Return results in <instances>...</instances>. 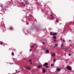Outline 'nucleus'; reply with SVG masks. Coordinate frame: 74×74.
Segmentation results:
<instances>
[{"label": "nucleus", "mask_w": 74, "mask_h": 74, "mask_svg": "<svg viewBox=\"0 0 74 74\" xmlns=\"http://www.w3.org/2000/svg\"><path fill=\"white\" fill-rule=\"evenodd\" d=\"M66 68L68 70H70V71H71V70L72 69L71 67L69 66H67Z\"/></svg>", "instance_id": "1"}, {"label": "nucleus", "mask_w": 74, "mask_h": 74, "mask_svg": "<svg viewBox=\"0 0 74 74\" xmlns=\"http://www.w3.org/2000/svg\"><path fill=\"white\" fill-rule=\"evenodd\" d=\"M42 71L43 73H45V68H43L42 69Z\"/></svg>", "instance_id": "2"}, {"label": "nucleus", "mask_w": 74, "mask_h": 74, "mask_svg": "<svg viewBox=\"0 0 74 74\" xmlns=\"http://www.w3.org/2000/svg\"><path fill=\"white\" fill-rule=\"evenodd\" d=\"M57 34V33H53L51 34L52 36H55Z\"/></svg>", "instance_id": "3"}, {"label": "nucleus", "mask_w": 74, "mask_h": 74, "mask_svg": "<svg viewBox=\"0 0 74 74\" xmlns=\"http://www.w3.org/2000/svg\"><path fill=\"white\" fill-rule=\"evenodd\" d=\"M48 65V63L47 62H45L43 65L44 66H47Z\"/></svg>", "instance_id": "4"}, {"label": "nucleus", "mask_w": 74, "mask_h": 74, "mask_svg": "<svg viewBox=\"0 0 74 74\" xmlns=\"http://www.w3.org/2000/svg\"><path fill=\"white\" fill-rule=\"evenodd\" d=\"M51 56H55V53H53V54H51Z\"/></svg>", "instance_id": "5"}, {"label": "nucleus", "mask_w": 74, "mask_h": 74, "mask_svg": "<svg viewBox=\"0 0 74 74\" xmlns=\"http://www.w3.org/2000/svg\"><path fill=\"white\" fill-rule=\"evenodd\" d=\"M41 65H39V66H37V67H39V69H40V68H41Z\"/></svg>", "instance_id": "6"}, {"label": "nucleus", "mask_w": 74, "mask_h": 74, "mask_svg": "<svg viewBox=\"0 0 74 74\" xmlns=\"http://www.w3.org/2000/svg\"><path fill=\"white\" fill-rule=\"evenodd\" d=\"M49 52V50H47L46 51V53H48Z\"/></svg>", "instance_id": "7"}, {"label": "nucleus", "mask_w": 74, "mask_h": 74, "mask_svg": "<svg viewBox=\"0 0 74 74\" xmlns=\"http://www.w3.org/2000/svg\"><path fill=\"white\" fill-rule=\"evenodd\" d=\"M56 70H57V71H60V69H59V68H58L56 69Z\"/></svg>", "instance_id": "8"}, {"label": "nucleus", "mask_w": 74, "mask_h": 74, "mask_svg": "<svg viewBox=\"0 0 74 74\" xmlns=\"http://www.w3.org/2000/svg\"><path fill=\"white\" fill-rule=\"evenodd\" d=\"M64 46V45H63V44H61V48H62Z\"/></svg>", "instance_id": "9"}, {"label": "nucleus", "mask_w": 74, "mask_h": 74, "mask_svg": "<svg viewBox=\"0 0 74 74\" xmlns=\"http://www.w3.org/2000/svg\"><path fill=\"white\" fill-rule=\"evenodd\" d=\"M30 67H28V68L27 67V68H26V69H27L28 70H30Z\"/></svg>", "instance_id": "10"}, {"label": "nucleus", "mask_w": 74, "mask_h": 74, "mask_svg": "<svg viewBox=\"0 0 74 74\" xmlns=\"http://www.w3.org/2000/svg\"><path fill=\"white\" fill-rule=\"evenodd\" d=\"M53 38H54V39H56V37L54 36H53Z\"/></svg>", "instance_id": "11"}, {"label": "nucleus", "mask_w": 74, "mask_h": 74, "mask_svg": "<svg viewBox=\"0 0 74 74\" xmlns=\"http://www.w3.org/2000/svg\"><path fill=\"white\" fill-rule=\"evenodd\" d=\"M65 52H67V49H65Z\"/></svg>", "instance_id": "12"}, {"label": "nucleus", "mask_w": 74, "mask_h": 74, "mask_svg": "<svg viewBox=\"0 0 74 74\" xmlns=\"http://www.w3.org/2000/svg\"><path fill=\"white\" fill-rule=\"evenodd\" d=\"M25 2L26 4H27H27H28V3H27V2L26 1H25Z\"/></svg>", "instance_id": "13"}, {"label": "nucleus", "mask_w": 74, "mask_h": 74, "mask_svg": "<svg viewBox=\"0 0 74 74\" xmlns=\"http://www.w3.org/2000/svg\"><path fill=\"white\" fill-rule=\"evenodd\" d=\"M54 19V17L53 16H52L51 18V19Z\"/></svg>", "instance_id": "14"}, {"label": "nucleus", "mask_w": 74, "mask_h": 74, "mask_svg": "<svg viewBox=\"0 0 74 74\" xmlns=\"http://www.w3.org/2000/svg\"><path fill=\"white\" fill-rule=\"evenodd\" d=\"M53 61H54V62L56 61V59H54L53 60Z\"/></svg>", "instance_id": "15"}, {"label": "nucleus", "mask_w": 74, "mask_h": 74, "mask_svg": "<svg viewBox=\"0 0 74 74\" xmlns=\"http://www.w3.org/2000/svg\"><path fill=\"white\" fill-rule=\"evenodd\" d=\"M10 30H12V27H10Z\"/></svg>", "instance_id": "16"}, {"label": "nucleus", "mask_w": 74, "mask_h": 74, "mask_svg": "<svg viewBox=\"0 0 74 74\" xmlns=\"http://www.w3.org/2000/svg\"><path fill=\"white\" fill-rule=\"evenodd\" d=\"M14 52H12V55H14Z\"/></svg>", "instance_id": "17"}, {"label": "nucleus", "mask_w": 74, "mask_h": 74, "mask_svg": "<svg viewBox=\"0 0 74 74\" xmlns=\"http://www.w3.org/2000/svg\"><path fill=\"white\" fill-rule=\"evenodd\" d=\"M33 47H34V46H32V47H31V48H33Z\"/></svg>", "instance_id": "18"}, {"label": "nucleus", "mask_w": 74, "mask_h": 74, "mask_svg": "<svg viewBox=\"0 0 74 74\" xmlns=\"http://www.w3.org/2000/svg\"><path fill=\"white\" fill-rule=\"evenodd\" d=\"M52 32H50V34H51L52 35Z\"/></svg>", "instance_id": "19"}, {"label": "nucleus", "mask_w": 74, "mask_h": 74, "mask_svg": "<svg viewBox=\"0 0 74 74\" xmlns=\"http://www.w3.org/2000/svg\"><path fill=\"white\" fill-rule=\"evenodd\" d=\"M69 56H71V54L69 53Z\"/></svg>", "instance_id": "20"}, {"label": "nucleus", "mask_w": 74, "mask_h": 74, "mask_svg": "<svg viewBox=\"0 0 74 74\" xmlns=\"http://www.w3.org/2000/svg\"><path fill=\"white\" fill-rule=\"evenodd\" d=\"M51 66H53V64H51Z\"/></svg>", "instance_id": "21"}, {"label": "nucleus", "mask_w": 74, "mask_h": 74, "mask_svg": "<svg viewBox=\"0 0 74 74\" xmlns=\"http://www.w3.org/2000/svg\"><path fill=\"white\" fill-rule=\"evenodd\" d=\"M42 43L43 44H45V42H43Z\"/></svg>", "instance_id": "22"}, {"label": "nucleus", "mask_w": 74, "mask_h": 74, "mask_svg": "<svg viewBox=\"0 0 74 74\" xmlns=\"http://www.w3.org/2000/svg\"><path fill=\"white\" fill-rule=\"evenodd\" d=\"M55 45H56V46H57L58 45L57 44H56Z\"/></svg>", "instance_id": "23"}, {"label": "nucleus", "mask_w": 74, "mask_h": 74, "mask_svg": "<svg viewBox=\"0 0 74 74\" xmlns=\"http://www.w3.org/2000/svg\"><path fill=\"white\" fill-rule=\"evenodd\" d=\"M29 16L30 17H31V16H32V15H29Z\"/></svg>", "instance_id": "24"}, {"label": "nucleus", "mask_w": 74, "mask_h": 74, "mask_svg": "<svg viewBox=\"0 0 74 74\" xmlns=\"http://www.w3.org/2000/svg\"><path fill=\"white\" fill-rule=\"evenodd\" d=\"M56 22H58V21L56 20Z\"/></svg>", "instance_id": "25"}, {"label": "nucleus", "mask_w": 74, "mask_h": 74, "mask_svg": "<svg viewBox=\"0 0 74 74\" xmlns=\"http://www.w3.org/2000/svg\"><path fill=\"white\" fill-rule=\"evenodd\" d=\"M48 67H49L48 66H46V67H47V68Z\"/></svg>", "instance_id": "26"}, {"label": "nucleus", "mask_w": 74, "mask_h": 74, "mask_svg": "<svg viewBox=\"0 0 74 74\" xmlns=\"http://www.w3.org/2000/svg\"><path fill=\"white\" fill-rule=\"evenodd\" d=\"M0 44L1 45L2 44V42H1V43H0Z\"/></svg>", "instance_id": "27"}, {"label": "nucleus", "mask_w": 74, "mask_h": 74, "mask_svg": "<svg viewBox=\"0 0 74 74\" xmlns=\"http://www.w3.org/2000/svg\"><path fill=\"white\" fill-rule=\"evenodd\" d=\"M31 60H29V62H31Z\"/></svg>", "instance_id": "28"}, {"label": "nucleus", "mask_w": 74, "mask_h": 74, "mask_svg": "<svg viewBox=\"0 0 74 74\" xmlns=\"http://www.w3.org/2000/svg\"><path fill=\"white\" fill-rule=\"evenodd\" d=\"M29 51H32V49H30Z\"/></svg>", "instance_id": "29"}, {"label": "nucleus", "mask_w": 74, "mask_h": 74, "mask_svg": "<svg viewBox=\"0 0 74 74\" xmlns=\"http://www.w3.org/2000/svg\"><path fill=\"white\" fill-rule=\"evenodd\" d=\"M69 41L70 42V41H71V40H69Z\"/></svg>", "instance_id": "30"}, {"label": "nucleus", "mask_w": 74, "mask_h": 74, "mask_svg": "<svg viewBox=\"0 0 74 74\" xmlns=\"http://www.w3.org/2000/svg\"><path fill=\"white\" fill-rule=\"evenodd\" d=\"M54 41H56V40H54Z\"/></svg>", "instance_id": "31"}, {"label": "nucleus", "mask_w": 74, "mask_h": 74, "mask_svg": "<svg viewBox=\"0 0 74 74\" xmlns=\"http://www.w3.org/2000/svg\"><path fill=\"white\" fill-rule=\"evenodd\" d=\"M63 41H64V40H63Z\"/></svg>", "instance_id": "32"}, {"label": "nucleus", "mask_w": 74, "mask_h": 74, "mask_svg": "<svg viewBox=\"0 0 74 74\" xmlns=\"http://www.w3.org/2000/svg\"><path fill=\"white\" fill-rule=\"evenodd\" d=\"M51 16H52V15H51Z\"/></svg>", "instance_id": "33"}, {"label": "nucleus", "mask_w": 74, "mask_h": 74, "mask_svg": "<svg viewBox=\"0 0 74 74\" xmlns=\"http://www.w3.org/2000/svg\"><path fill=\"white\" fill-rule=\"evenodd\" d=\"M61 40H62V38H61Z\"/></svg>", "instance_id": "34"}, {"label": "nucleus", "mask_w": 74, "mask_h": 74, "mask_svg": "<svg viewBox=\"0 0 74 74\" xmlns=\"http://www.w3.org/2000/svg\"><path fill=\"white\" fill-rule=\"evenodd\" d=\"M27 24H28V23H27Z\"/></svg>", "instance_id": "35"}, {"label": "nucleus", "mask_w": 74, "mask_h": 74, "mask_svg": "<svg viewBox=\"0 0 74 74\" xmlns=\"http://www.w3.org/2000/svg\"><path fill=\"white\" fill-rule=\"evenodd\" d=\"M60 25H61V23H60Z\"/></svg>", "instance_id": "36"}, {"label": "nucleus", "mask_w": 74, "mask_h": 74, "mask_svg": "<svg viewBox=\"0 0 74 74\" xmlns=\"http://www.w3.org/2000/svg\"><path fill=\"white\" fill-rule=\"evenodd\" d=\"M16 71H17L16 70Z\"/></svg>", "instance_id": "37"}, {"label": "nucleus", "mask_w": 74, "mask_h": 74, "mask_svg": "<svg viewBox=\"0 0 74 74\" xmlns=\"http://www.w3.org/2000/svg\"><path fill=\"white\" fill-rule=\"evenodd\" d=\"M55 47L54 46V48H55Z\"/></svg>", "instance_id": "38"}]
</instances>
